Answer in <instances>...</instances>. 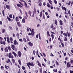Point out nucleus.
<instances>
[{
    "mask_svg": "<svg viewBox=\"0 0 73 73\" xmlns=\"http://www.w3.org/2000/svg\"><path fill=\"white\" fill-rule=\"evenodd\" d=\"M28 62V63H27L26 64L28 66V68H29L30 69H31V67H30V66H35V65L34 64L33 62Z\"/></svg>",
    "mask_w": 73,
    "mask_h": 73,
    "instance_id": "obj_1",
    "label": "nucleus"
},
{
    "mask_svg": "<svg viewBox=\"0 0 73 73\" xmlns=\"http://www.w3.org/2000/svg\"><path fill=\"white\" fill-rule=\"evenodd\" d=\"M20 1H21V2H24L25 7L26 8H29V6H28L27 5V3H26V2L25 1H23V0H20Z\"/></svg>",
    "mask_w": 73,
    "mask_h": 73,
    "instance_id": "obj_2",
    "label": "nucleus"
},
{
    "mask_svg": "<svg viewBox=\"0 0 73 73\" xmlns=\"http://www.w3.org/2000/svg\"><path fill=\"white\" fill-rule=\"evenodd\" d=\"M11 47L13 50H15V51H17V49L16 48V47L15 45L13 44L11 46Z\"/></svg>",
    "mask_w": 73,
    "mask_h": 73,
    "instance_id": "obj_3",
    "label": "nucleus"
},
{
    "mask_svg": "<svg viewBox=\"0 0 73 73\" xmlns=\"http://www.w3.org/2000/svg\"><path fill=\"white\" fill-rule=\"evenodd\" d=\"M63 35L64 36H65L66 37H67V36H68V37H70V33H69V32H68V31H67V33H63Z\"/></svg>",
    "mask_w": 73,
    "mask_h": 73,
    "instance_id": "obj_4",
    "label": "nucleus"
},
{
    "mask_svg": "<svg viewBox=\"0 0 73 73\" xmlns=\"http://www.w3.org/2000/svg\"><path fill=\"white\" fill-rule=\"evenodd\" d=\"M35 13H36V7H35V9L34 10V11H33V15L31 16L32 17H35Z\"/></svg>",
    "mask_w": 73,
    "mask_h": 73,
    "instance_id": "obj_5",
    "label": "nucleus"
},
{
    "mask_svg": "<svg viewBox=\"0 0 73 73\" xmlns=\"http://www.w3.org/2000/svg\"><path fill=\"white\" fill-rule=\"evenodd\" d=\"M51 33H52V34H51V36L52 37V40L53 39V38H54V35H55V33H54L51 31Z\"/></svg>",
    "mask_w": 73,
    "mask_h": 73,
    "instance_id": "obj_6",
    "label": "nucleus"
},
{
    "mask_svg": "<svg viewBox=\"0 0 73 73\" xmlns=\"http://www.w3.org/2000/svg\"><path fill=\"white\" fill-rule=\"evenodd\" d=\"M17 54L19 57H20L21 56L22 53H21V51H18V52Z\"/></svg>",
    "mask_w": 73,
    "mask_h": 73,
    "instance_id": "obj_7",
    "label": "nucleus"
},
{
    "mask_svg": "<svg viewBox=\"0 0 73 73\" xmlns=\"http://www.w3.org/2000/svg\"><path fill=\"white\" fill-rule=\"evenodd\" d=\"M13 42L14 45H17L18 44V42L15 40H14Z\"/></svg>",
    "mask_w": 73,
    "mask_h": 73,
    "instance_id": "obj_8",
    "label": "nucleus"
},
{
    "mask_svg": "<svg viewBox=\"0 0 73 73\" xmlns=\"http://www.w3.org/2000/svg\"><path fill=\"white\" fill-rule=\"evenodd\" d=\"M10 7L9 5H6V8L9 10H10V8H11Z\"/></svg>",
    "mask_w": 73,
    "mask_h": 73,
    "instance_id": "obj_9",
    "label": "nucleus"
},
{
    "mask_svg": "<svg viewBox=\"0 0 73 73\" xmlns=\"http://www.w3.org/2000/svg\"><path fill=\"white\" fill-rule=\"evenodd\" d=\"M67 68H70V63L69 62H68L67 63Z\"/></svg>",
    "mask_w": 73,
    "mask_h": 73,
    "instance_id": "obj_10",
    "label": "nucleus"
},
{
    "mask_svg": "<svg viewBox=\"0 0 73 73\" xmlns=\"http://www.w3.org/2000/svg\"><path fill=\"white\" fill-rule=\"evenodd\" d=\"M5 52H8V47L6 46L4 49Z\"/></svg>",
    "mask_w": 73,
    "mask_h": 73,
    "instance_id": "obj_11",
    "label": "nucleus"
},
{
    "mask_svg": "<svg viewBox=\"0 0 73 73\" xmlns=\"http://www.w3.org/2000/svg\"><path fill=\"white\" fill-rule=\"evenodd\" d=\"M36 62L38 64L40 67H41V64L40 63V62L38 60H37Z\"/></svg>",
    "mask_w": 73,
    "mask_h": 73,
    "instance_id": "obj_12",
    "label": "nucleus"
},
{
    "mask_svg": "<svg viewBox=\"0 0 73 73\" xmlns=\"http://www.w3.org/2000/svg\"><path fill=\"white\" fill-rule=\"evenodd\" d=\"M17 24L19 27H21V24L20 22H17Z\"/></svg>",
    "mask_w": 73,
    "mask_h": 73,
    "instance_id": "obj_13",
    "label": "nucleus"
},
{
    "mask_svg": "<svg viewBox=\"0 0 73 73\" xmlns=\"http://www.w3.org/2000/svg\"><path fill=\"white\" fill-rule=\"evenodd\" d=\"M62 10H65V12H66V9L65 7H64L62 6Z\"/></svg>",
    "mask_w": 73,
    "mask_h": 73,
    "instance_id": "obj_14",
    "label": "nucleus"
},
{
    "mask_svg": "<svg viewBox=\"0 0 73 73\" xmlns=\"http://www.w3.org/2000/svg\"><path fill=\"white\" fill-rule=\"evenodd\" d=\"M9 40H10L11 43H12V44L13 43V38L12 37H10L9 38Z\"/></svg>",
    "mask_w": 73,
    "mask_h": 73,
    "instance_id": "obj_15",
    "label": "nucleus"
},
{
    "mask_svg": "<svg viewBox=\"0 0 73 73\" xmlns=\"http://www.w3.org/2000/svg\"><path fill=\"white\" fill-rule=\"evenodd\" d=\"M28 44L30 46H33V43L31 42H28Z\"/></svg>",
    "mask_w": 73,
    "mask_h": 73,
    "instance_id": "obj_16",
    "label": "nucleus"
},
{
    "mask_svg": "<svg viewBox=\"0 0 73 73\" xmlns=\"http://www.w3.org/2000/svg\"><path fill=\"white\" fill-rule=\"evenodd\" d=\"M15 20L16 21V22H18L19 21V20H20V19H19V18L17 17H16L15 18Z\"/></svg>",
    "mask_w": 73,
    "mask_h": 73,
    "instance_id": "obj_17",
    "label": "nucleus"
},
{
    "mask_svg": "<svg viewBox=\"0 0 73 73\" xmlns=\"http://www.w3.org/2000/svg\"><path fill=\"white\" fill-rule=\"evenodd\" d=\"M26 39H27V41H30V39L29 38V37H28V36L26 35Z\"/></svg>",
    "mask_w": 73,
    "mask_h": 73,
    "instance_id": "obj_18",
    "label": "nucleus"
},
{
    "mask_svg": "<svg viewBox=\"0 0 73 73\" xmlns=\"http://www.w3.org/2000/svg\"><path fill=\"white\" fill-rule=\"evenodd\" d=\"M17 5L18 7H20V8H23V7L19 4H17Z\"/></svg>",
    "mask_w": 73,
    "mask_h": 73,
    "instance_id": "obj_19",
    "label": "nucleus"
},
{
    "mask_svg": "<svg viewBox=\"0 0 73 73\" xmlns=\"http://www.w3.org/2000/svg\"><path fill=\"white\" fill-rule=\"evenodd\" d=\"M39 16L40 17H42V11H41L40 12Z\"/></svg>",
    "mask_w": 73,
    "mask_h": 73,
    "instance_id": "obj_20",
    "label": "nucleus"
},
{
    "mask_svg": "<svg viewBox=\"0 0 73 73\" xmlns=\"http://www.w3.org/2000/svg\"><path fill=\"white\" fill-rule=\"evenodd\" d=\"M12 56V54L11 53H9L8 57L9 58H11V56Z\"/></svg>",
    "mask_w": 73,
    "mask_h": 73,
    "instance_id": "obj_21",
    "label": "nucleus"
},
{
    "mask_svg": "<svg viewBox=\"0 0 73 73\" xmlns=\"http://www.w3.org/2000/svg\"><path fill=\"white\" fill-rule=\"evenodd\" d=\"M59 23H60V25H63V23H62V21H61V20H60L59 21Z\"/></svg>",
    "mask_w": 73,
    "mask_h": 73,
    "instance_id": "obj_22",
    "label": "nucleus"
},
{
    "mask_svg": "<svg viewBox=\"0 0 73 73\" xmlns=\"http://www.w3.org/2000/svg\"><path fill=\"white\" fill-rule=\"evenodd\" d=\"M22 22L23 23H25V19L23 18L22 20Z\"/></svg>",
    "mask_w": 73,
    "mask_h": 73,
    "instance_id": "obj_23",
    "label": "nucleus"
},
{
    "mask_svg": "<svg viewBox=\"0 0 73 73\" xmlns=\"http://www.w3.org/2000/svg\"><path fill=\"white\" fill-rule=\"evenodd\" d=\"M13 54H14V56H15V57H16V53L15 52H13Z\"/></svg>",
    "mask_w": 73,
    "mask_h": 73,
    "instance_id": "obj_24",
    "label": "nucleus"
},
{
    "mask_svg": "<svg viewBox=\"0 0 73 73\" xmlns=\"http://www.w3.org/2000/svg\"><path fill=\"white\" fill-rule=\"evenodd\" d=\"M18 62L19 63V65H21V60H18Z\"/></svg>",
    "mask_w": 73,
    "mask_h": 73,
    "instance_id": "obj_25",
    "label": "nucleus"
},
{
    "mask_svg": "<svg viewBox=\"0 0 73 73\" xmlns=\"http://www.w3.org/2000/svg\"><path fill=\"white\" fill-rule=\"evenodd\" d=\"M7 19L8 21H10L11 20V18L8 17V16H7Z\"/></svg>",
    "mask_w": 73,
    "mask_h": 73,
    "instance_id": "obj_26",
    "label": "nucleus"
},
{
    "mask_svg": "<svg viewBox=\"0 0 73 73\" xmlns=\"http://www.w3.org/2000/svg\"><path fill=\"white\" fill-rule=\"evenodd\" d=\"M33 53L34 55H35L36 54V50H34L33 52Z\"/></svg>",
    "mask_w": 73,
    "mask_h": 73,
    "instance_id": "obj_27",
    "label": "nucleus"
},
{
    "mask_svg": "<svg viewBox=\"0 0 73 73\" xmlns=\"http://www.w3.org/2000/svg\"><path fill=\"white\" fill-rule=\"evenodd\" d=\"M2 33H5V29H3L2 30Z\"/></svg>",
    "mask_w": 73,
    "mask_h": 73,
    "instance_id": "obj_28",
    "label": "nucleus"
},
{
    "mask_svg": "<svg viewBox=\"0 0 73 73\" xmlns=\"http://www.w3.org/2000/svg\"><path fill=\"white\" fill-rule=\"evenodd\" d=\"M11 61H12L13 64H14V63H15V59H13L11 60Z\"/></svg>",
    "mask_w": 73,
    "mask_h": 73,
    "instance_id": "obj_29",
    "label": "nucleus"
},
{
    "mask_svg": "<svg viewBox=\"0 0 73 73\" xmlns=\"http://www.w3.org/2000/svg\"><path fill=\"white\" fill-rule=\"evenodd\" d=\"M54 21H55V24H56V25H57V20H54Z\"/></svg>",
    "mask_w": 73,
    "mask_h": 73,
    "instance_id": "obj_30",
    "label": "nucleus"
},
{
    "mask_svg": "<svg viewBox=\"0 0 73 73\" xmlns=\"http://www.w3.org/2000/svg\"><path fill=\"white\" fill-rule=\"evenodd\" d=\"M23 41H24V42H27V40L25 38V37L23 38Z\"/></svg>",
    "mask_w": 73,
    "mask_h": 73,
    "instance_id": "obj_31",
    "label": "nucleus"
},
{
    "mask_svg": "<svg viewBox=\"0 0 73 73\" xmlns=\"http://www.w3.org/2000/svg\"><path fill=\"white\" fill-rule=\"evenodd\" d=\"M64 40L65 41H67V38H66V37H64Z\"/></svg>",
    "mask_w": 73,
    "mask_h": 73,
    "instance_id": "obj_32",
    "label": "nucleus"
},
{
    "mask_svg": "<svg viewBox=\"0 0 73 73\" xmlns=\"http://www.w3.org/2000/svg\"><path fill=\"white\" fill-rule=\"evenodd\" d=\"M47 36H50V34H49V32L48 31H47Z\"/></svg>",
    "mask_w": 73,
    "mask_h": 73,
    "instance_id": "obj_33",
    "label": "nucleus"
},
{
    "mask_svg": "<svg viewBox=\"0 0 73 73\" xmlns=\"http://www.w3.org/2000/svg\"><path fill=\"white\" fill-rule=\"evenodd\" d=\"M48 1L49 2V3L50 4H52V1H51V0H48Z\"/></svg>",
    "mask_w": 73,
    "mask_h": 73,
    "instance_id": "obj_34",
    "label": "nucleus"
},
{
    "mask_svg": "<svg viewBox=\"0 0 73 73\" xmlns=\"http://www.w3.org/2000/svg\"><path fill=\"white\" fill-rule=\"evenodd\" d=\"M2 13L3 15V16L4 17H5V14L4 13V10H3Z\"/></svg>",
    "mask_w": 73,
    "mask_h": 73,
    "instance_id": "obj_35",
    "label": "nucleus"
},
{
    "mask_svg": "<svg viewBox=\"0 0 73 73\" xmlns=\"http://www.w3.org/2000/svg\"><path fill=\"white\" fill-rule=\"evenodd\" d=\"M42 5V3L40 2L38 4V6L39 7H41Z\"/></svg>",
    "mask_w": 73,
    "mask_h": 73,
    "instance_id": "obj_36",
    "label": "nucleus"
},
{
    "mask_svg": "<svg viewBox=\"0 0 73 73\" xmlns=\"http://www.w3.org/2000/svg\"><path fill=\"white\" fill-rule=\"evenodd\" d=\"M8 49L9 51H10L11 50V47L10 46H9L8 47Z\"/></svg>",
    "mask_w": 73,
    "mask_h": 73,
    "instance_id": "obj_37",
    "label": "nucleus"
},
{
    "mask_svg": "<svg viewBox=\"0 0 73 73\" xmlns=\"http://www.w3.org/2000/svg\"><path fill=\"white\" fill-rule=\"evenodd\" d=\"M35 32H31V35L32 36H34L35 35Z\"/></svg>",
    "mask_w": 73,
    "mask_h": 73,
    "instance_id": "obj_38",
    "label": "nucleus"
},
{
    "mask_svg": "<svg viewBox=\"0 0 73 73\" xmlns=\"http://www.w3.org/2000/svg\"><path fill=\"white\" fill-rule=\"evenodd\" d=\"M25 15H26V16L27 17H28V14H27V11H25Z\"/></svg>",
    "mask_w": 73,
    "mask_h": 73,
    "instance_id": "obj_39",
    "label": "nucleus"
},
{
    "mask_svg": "<svg viewBox=\"0 0 73 73\" xmlns=\"http://www.w3.org/2000/svg\"><path fill=\"white\" fill-rule=\"evenodd\" d=\"M28 14L30 16H31V12L30 11H29V12H28Z\"/></svg>",
    "mask_w": 73,
    "mask_h": 73,
    "instance_id": "obj_40",
    "label": "nucleus"
},
{
    "mask_svg": "<svg viewBox=\"0 0 73 73\" xmlns=\"http://www.w3.org/2000/svg\"><path fill=\"white\" fill-rule=\"evenodd\" d=\"M61 44L62 46V48H64V43H63L61 42Z\"/></svg>",
    "mask_w": 73,
    "mask_h": 73,
    "instance_id": "obj_41",
    "label": "nucleus"
},
{
    "mask_svg": "<svg viewBox=\"0 0 73 73\" xmlns=\"http://www.w3.org/2000/svg\"><path fill=\"white\" fill-rule=\"evenodd\" d=\"M19 40L20 42H23V39H21V38L19 39Z\"/></svg>",
    "mask_w": 73,
    "mask_h": 73,
    "instance_id": "obj_42",
    "label": "nucleus"
},
{
    "mask_svg": "<svg viewBox=\"0 0 73 73\" xmlns=\"http://www.w3.org/2000/svg\"><path fill=\"white\" fill-rule=\"evenodd\" d=\"M56 64L57 66H58L59 65V64L58 63V62L57 61H56Z\"/></svg>",
    "mask_w": 73,
    "mask_h": 73,
    "instance_id": "obj_43",
    "label": "nucleus"
},
{
    "mask_svg": "<svg viewBox=\"0 0 73 73\" xmlns=\"http://www.w3.org/2000/svg\"><path fill=\"white\" fill-rule=\"evenodd\" d=\"M19 3H20V4L21 5L23 6H24V5L23 4V3H21L20 2H19Z\"/></svg>",
    "mask_w": 73,
    "mask_h": 73,
    "instance_id": "obj_44",
    "label": "nucleus"
},
{
    "mask_svg": "<svg viewBox=\"0 0 73 73\" xmlns=\"http://www.w3.org/2000/svg\"><path fill=\"white\" fill-rule=\"evenodd\" d=\"M43 19H45V15H44V14H43Z\"/></svg>",
    "mask_w": 73,
    "mask_h": 73,
    "instance_id": "obj_45",
    "label": "nucleus"
},
{
    "mask_svg": "<svg viewBox=\"0 0 73 73\" xmlns=\"http://www.w3.org/2000/svg\"><path fill=\"white\" fill-rule=\"evenodd\" d=\"M70 4H71V1H69L68 3V5H70Z\"/></svg>",
    "mask_w": 73,
    "mask_h": 73,
    "instance_id": "obj_46",
    "label": "nucleus"
},
{
    "mask_svg": "<svg viewBox=\"0 0 73 73\" xmlns=\"http://www.w3.org/2000/svg\"><path fill=\"white\" fill-rule=\"evenodd\" d=\"M22 69H23V70H25V67L23 66H22Z\"/></svg>",
    "mask_w": 73,
    "mask_h": 73,
    "instance_id": "obj_47",
    "label": "nucleus"
},
{
    "mask_svg": "<svg viewBox=\"0 0 73 73\" xmlns=\"http://www.w3.org/2000/svg\"><path fill=\"white\" fill-rule=\"evenodd\" d=\"M54 2L55 4H57V1L56 0H54Z\"/></svg>",
    "mask_w": 73,
    "mask_h": 73,
    "instance_id": "obj_48",
    "label": "nucleus"
},
{
    "mask_svg": "<svg viewBox=\"0 0 73 73\" xmlns=\"http://www.w3.org/2000/svg\"><path fill=\"white\" fill-rule=\"evenodd\" d=\"M0 43L1 44H3V40H0Z\"/></svg>",
    "mask_w": 73,
    "mask_h": 73,
    "instance_id": "obj_49",
    "label": "nucleus"
},
{
    "mask_svg": "<svg viewBox=\"0 0 73 73\" xmlns=\"http://www.w3.org/2000/svg\"><path fill=\"white\" fill-rule=\"evenodd\" d=\"M9 15V17H10V18H12V14H10V15Z\"/></svg>",
    "mask_w": 73,
    "mask_h": 73,
    "instance_id": "obj_50",
    "label": "nucleus"
},
{
    "mask_svg": "<svg viewBox=\"0 0 73 73\" xmlns=\"http://www.w3.org/2000/svg\"><path fill=\"white\" fill-rule=\"evenodd\" d=\"M70 62L71 64H73V60H71L70 61Z\"/></svg>",
    "mask_w": 73,
    "mask_h": 73,
    "instance_id": "obj_51",
    "label": "nucleus"
},
{
    "mask_svg": "<svg viewBox=\"0 0 73 73\" xmlns=\"http://www.w3.org/2000/svg\"><path fill=\"white\" fill-rule=\"evenodd\" d=\"M53 71L54 72H57V69H54Z\"/></svg>",
    "mask_w": 73,
    "mask_h": 73,
    "instance_id": "obj_52",
    "label": "nucleus"
},
{
    "mask_svg": "<svg viewBox=\"0 0 73 73\" xmlns=\"http://www.w3.org/2000/svg\"><path fill=\"white\" fill-rule=\"evenodd\" d=\"M47 7H48V8H50V5H49V3H47Z\"/></svg>",
    "mask_w": 73,
    "mask_h": 73,
    "instance_id": "obj_53",
    "label": "nucleus"
},
{
    "mask_svg": "<svg viewBox=\"0 0 73 73\" xmlns=\"http://www.w3.org/2000/svg\"><path fill=\"white\" fill-rule=\"evenodd\" d=\"M16 36L17 37H19V34L18 33H17V34H16Z\"/></svg>",
    "mask_w": 73,
    "mask_h": 73,
    "instance_id": "obj_54",
    "label": "nucleus"
},
{
    "mask_svg": "<svg viewBox=\"0 0 73 73\" xmlns=\"http://www.w3.org/2000/svg\"><path fill=\"white\" fill-rule=\"evenodd\" d=\"M51 28H53V25L52 24L50 26Z\"/></svg>",
    "mask_w": 73,
    "mask_h": 73,
    "instance_id": "obj_55",
    "label": "nucleus"
},
{
    "mask_svg": "<svg viewBox=\"0 0 73 73\" xmlns=\"http://www.w3.org/2000/svg\"><path fill=\"white\" fill-rule=\"evenodd\" d=\"M9 28L11 30H12V29H13L12 28L11 26H9Z\"/></svg>",
    "mask_w": 73,
    "mask_h": 73,
    "instance_id": "obj_56",
    "label": "nucleus"
},
{
    "mask_svg": "<svg viewBox=\"0 0 73 73\" xmlns=\"http://www.w3.org/2000/svg\"><path fill=\"white\" fill-rule=\"evenodd\" d=\"M43 54L44 57H46V55L45 54V53H43Z\"/></svg>",
    "mask_w": 73,
    "mask_h": 73,
    "instance_id": "obj_57",
    "label": "nucleus"
},
{
    "mask_svg": "<svg viewBox=\"0 0 73 73\" xmlns=\"http://www.w3.org/2000/svg\"><path fill=\"white\" fill-rule=\"evenodd\" d=\"M3 44L5 45V44H6L5 43V41H3Z\"/></svg>",
    "mask_w": 73,
    "mask_h": 73,
    "instance_id": "obj_58",
    "label": "nucleus"
},
{
    "mask_svg": "<svg viewBox=\"0 0 73 73\" xmlns=\"http://www.w3.org/2000/svg\"><path fill=\"white\" fill-rule=\"evenodd\" d=\"M42 68H41L40 70V72L41 73H42Z\"/></svg>",
    "mask_w": 73,
    "mask_h": 73,
    "instance_id": "obj_59",
    "label": "nucleus"
},
{
    "mask_svg": "<svg viewBox=\"0 0 73 73\" xmlns=\"http://www.w3.org/2000/svg\"><path fill=\"white\" fill-rule=\"evenodd\" d=\"M70 73H73V71H72L71 70H70Z\"/></svg>",
    "mask_w": 73,
    "mask_h": 73,
    "instance_id": "obj_60",
    "label": "nucleus"
},
{
    "mask_svg": "<svg viewBox=\"0 0 73 73\" xmlns=\"http://www.w3.org/2000/svg\"><path fill=\"white\" fill-rule=\"evenodd\" d=\"M16 29L17 31H18V27H17V26L16 27Z\"/></svg>",
    "mask_w": 73,
    "mask_h": 73,
    "instance_id": "obj_61",
    "label": "nucleus"
},
{
    "mask_svg": "<svg viewBox=\"0 0 73 73\" xmlns=\"http://www.w3.org/2000/svg\"><path fill=\"white\" fill-rule=\"evenodd\" d=\"M60 28H61V30H62V29H63V27H62V26H61Z\"/></svg>",
    "mask_w": 73,
    "mask_h": 73,
    "instance_id": "obj_62",
    "label": "nucleus"
},
{
    "mask_svg": "<svg viewBox=\"0 0 73 73\" xmlns=\"http://www.w3.org/2000/svg\"><path fill=\"white\" fill-rule=\"evenodd\" d=\"M35 72L36 73H37V72H38V71L37 70H35Z\"/></svg>",
    "mask_w": 73,
    "mask_h": 73,
    "instance_id": "obj_63",
    "label": "nucleus"
},
{
    "mask_svg": "<svg viewBox=\"0 0 73 73\" xmlns=\"http://www.w3.org/2000/svg\"><path fill=\"white\" fill-rule=\"evenodd\" d=\"M57 11H59L60 10V8L58 7H56Z\"/></svg>",
    "mask_w": 73,
    "mask_h": 73,
    "instance_id": "obj_64",
    "label": "nucleus"
}]
</instances>
